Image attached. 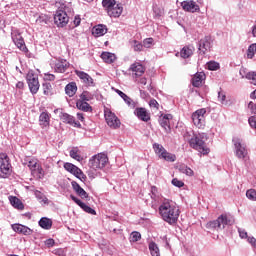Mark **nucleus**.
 Instances as JSON below:
<instances>
[{
  "label": "nucleus",
  "instance_id": "9d476101",
  "mask_svg": "<svg viewBox=\"0 0 256 256\" xmlns=\"http://www.w3.org/2000/svg\"><path fill=\"white\" fill-rule=\"evenodd\" d=\"M207 113V110L205 108L198 109L192 114V121L195 125V127H198V129H203L205 127V114Z\"/></svg>",
  "mask_w": 256,
  "mask_h": 256
},
{
  "label": "nucleus",
  "instance_id": "a18cd8bd",
  "mask_svg": "<svg viewBox=\"0 0 256 256\" xmlns=\"http://www.w3.org/2000/svg\"><path fill=\"white\" fill-rule=\"evenodd\" d=\"M36 23H39L40 25H47L49 23V16L45 14H41L37 19Z\"/></svg>",
  "mask_w": 256,
  "mask_h": 256
},
{
  "label": "nucleus",
  "instance_id": "5701e85b",
  "mask_svg": "<svg viewBox=\"0 0 256 256\" xmlns=\"http://www.w3.org/2000/svg\"><path fill=\"white\" fill-rule=\"evenodd\" d=\"M109 17H114L117 19V17H121V13H123V6L121 4H116L112 6L108 11H107Z\"/></svg>",
  "mask_w": 256,
  "mask_h": 256
},
{
  "label": "nucleus",
  "instance_id": "9b49d317",
  "mask_svg": "<svg viewBox=\"0 0 256 256\" xmlns=\"http://www.w3.org/2000/svg\"><path fill=\"white\" fill-rule=\"evenodd\" d=\"M213 47V40H211V37L205 36L198 42V53L199 55H207L209 51H211V48Z\"/></svg>",
  "mask_w": 256,
  "mask_h": 256
},
{
  "label": "nucleus",
  "instance_id": "a19ab883",
  "mask_svg": "<svg viewBox=\"0 0 256 256\" xmlns=\"http://www.w3.org/2000/svg\"><path fill=\"white\" fill-rule=\"evenodd\" d=\"M149 251L152 256H160L161 255L159 252V246H157V243H155V242L149 243Z\"/></svg>",
  "mask_w": 256,
  "mask_h": 256
},
{
  "label": "nucleus",
  "instance_id": "de8ad7c7",
  "mask_svg": "<svg viewBox=\"0 0 256 256\" xmlns=\"http://www.w3.org/2000/svg\"><path fill=\"white\" fill-rule=\"evenodd\" d=\"M246 197L250 201H256V190L255 189H249L246 191Z\"/></svg>",
  "mask_w": 256,
  "mask_h": 256
},
{
  "label": "nucleus",
  "instance_id": "4c0bfd02",
  "mask_svg": "<svg viewBox=\"0 0 256 256\" xmlns=\"http://www.w3.org/2000/svg\"><path fill=\"white\" fill-rule=\"evenodd\" d=\"M35 197L39 201V203H43L44 205H49V199L41 191L37 190L35 192Z\"/></svg>",
  "mask_w": 256,
  "mask_h": 256
},
{
  "label": "nucleus",
  "instance_id": "ddd939ff",
  "mask_svg": "<svg viewBox=\"0 0 256 256\" xmlns=\"http://www.w3.org/2000/svg\"><path fill=\"white\" fill-rule=\"evenodd\" d=\"M76 75L79 77V79H81L86 87H95V81L89 74L85 73L84 71H76Z\"/></svg>",
  "mask_w": 256,
  "mask_h": 256
},
{
  "label": "nucleus",
  "instance_id": "dca6fc26",
  "mask_svg": "<svg viewBox=\"0 0 256 256\" xmlns=\"http://www.w3.org/2000/svg\"><path fill=\"white\" fill-rule=\"evenodd\" d=\"M70 199H72V201H74L76 205H79L83 209V211H85V213H89V215H97L95 209L91 208L90 206H87V204L83 203V201H81L79 198L70 195Z\"/></svg>",
  "mask_w": 256,
  "mask_h": 256
},
{
  "label": "nucleus",
  "instance_id": "1a4fd4ad",
  "mask_svg": "<svg viewBox=\"0 0 256 256\" xmlns=\"http://www.w3.org/2000/svg\"><path fill=\"white\" fill-rule=\"evenodd\" d=\"M104 117L107 125L112 129H119V127H121V120H119L115 113L111 112L108 108H105L104 110Z\"/></svg>",
  "mask_w": 256,
  "mask_h": 256
},
{
  "label": "nucleus",
  "instance_id": "7c9ffc66",
  "mask_svg": "<svg viewBox=\"0 0 256 256\" xmlns=\"http://www.w3.org/2000/svg\"><path fill=\"white\" fill-rule=\"evenodd\" d=\"M76 107H77V109H79L80 111H84L85 113H89V112L93 111V108L91 107V105H89V103H87L83 100H78L76 102Z\"/></svg>",
  "mask_w": 256,
  "mask_h": 256
},
{
  "label": "nucleus",
  "instance_id": "4be33fe9",
  "mask_svg": "<svg viewBox=\"0 0 256 256\" xmlns=\"http://www.w3.org/2000/svg\"><path fill=\"white\" fill-rule=\"evenodd\" d=\"M72 188L75 191V193L77 195H79L81 197V199H88L89 198V194L87 193V191H85V189H83L81 187V185H79V183L72 181L71 182Z\"/></svg>",
  "mask_w": 256,
  "mask_h": 256
},
{
  "label": "nucleus",
  "instance_id": "cd10ccee",
  "mask_svg": "<svg viewBox=\"0 0 256 256\" xmlns=\"http://www.w3.org/2000/svg\"><path fill=\"white\" fill-rule=\"evenodd\" d=\"M38 225L42 229H45L46 231H49V229H51L53 227V220H51L50 218H47V217H42L39 220Z\"/></svg>",
  "mask_w": 256,
  "mask_h": 256
},
{
  "label": "nucleus",
  "instance_id": "c85d7f7f",
  "mask_svg": "<svg viewBox=\"0 0 256 256\" xmlns=\"http://www.w3.org/2000/svg\"><path fill=\"white\" fill-rule=\"evenodd\" d=\"M9 201L14 209H18L19 211H23V209H25V205H23V202H21V200L16 196H10Z\"/></svg>",
  "mask_w": 256,
  "mask_h": 256
},
{
  "label": "nucleus",
  "instance_id": "c756f323",
  "mask_svg": "<svg viewBox=\"0 0 256 256\" xmlns=\"http://www.w3.org/2000/svg\"><path fill=\"white\" fill-rule=\"evenodd\" d=\"M64 169L72 175H79V173H81V169L79 167L69 162L64 163Z\"/></svg>",
  "mask_w": 256,
  "mask_h": 256
},
{
  "label": "nucleus",
  "instance_id": "0eeeda50",
  "mask_svg": "<svg viewBox=\"0 0 256 256\" xmlns=\"http://www.w3.org/2000/svg\"><path fill=\"white\" fill-rule=\"evenodd\" d=\"M154 153L159 157V159H164V161H168L169 163H174L177 157L175 154L169 153L163 145L159 143L153 144Z\"/></svg>",
  "mask_w": 256,
  "mask_h": 256
},
{
  "label": "nucleus",
  "instance_id": "c9c22d12",
  "mask_svg": "<svg viewBox=\"0 0 256 256\" xmlns=\"http://www.w3.org/2000/svg\"><path fill=\"white\" fill-rule=\"evenodd\" d=\"M69 155L72 159H75L76 161H82L83 158L81 157V152L79 151L78 147H73L70 152Z\"/></svg>",
  "mask_w": 256,
  "mask_h": 256
},
{
  "label": "nucleus",
  "instance_id": "49530a36",
  "mask_svg": "<svg viewBox=\"0 0 256 256\" xmlns=\"http://www.w3.org/2000/svg\"><path fill=\"white\" fill-rule=\"evenodd\" d=\"M137 241H141V233L134 231L130 235V242L137 243Z\"/></svg>",
  "mask_w": 256,
  "mask_h": 256
},
{
  "label": "nucleus",
  "instance_id": "8fccbe9b",
  "mask_svg": "<svg viewBox=\"0 0 256 256\" xmlns=\"http://www.w3.org/2000/svg\"><path fill=\"white\" fill-rule=\"evenodd\" d=\"M151 45H153V38H146L143 40L142 46L146 49H151Z\"/></svg>",
  "mask_w": 256,
  "mask_h": 256
},
{
  "label": "nucleus",
  "instance_id": "6e6552de",
  "mask_svg": "<svg viewBox=\"0 0 256 256\" xmlns=\"http://www.w3.org/2000/svg\"><path fill=\"white\" fill-rule=\"evenodd\" d=\"M11 173V163L9 162V156L7 154H0V177L5 179L7 175Z\"/></svg>",
  "mask_w": 256,
  "mask_h": 256
},
{
  "label": "nucleus",
  "instance_id": "f8f14e48",
  "mask_svg": "<svg viewBox=\"0 0 256 256\" xmlns=\"http://www.w3.org/2000/svg\"><path fill=\"white\" fill-rule=\"evenodd\" d=\"M26 79L30 92L32 93V95H36V93L39 91V79L35 77L34 73H28Z\"/></svg>",
  "mask_w": 256,
  "mask_h": 256
},
{
  "label": "nucleus",
  "instance_id": "473e14b6",
  "mask_svg": "<svg viewBox=\"0 0 256 256\" xmlns=\"http://www.w3.org/2000/svg\"><path fill=\"white\" fill-rule=\"evenodd\" d=\"M101 59H103L105 63L111 64L115 63L117 56H115V54L111 52H103L101 54Z\"/></svg>",
  "mask_w": 256,
  "mask_h": 256
},
{
  "label": "nucleus",
  "instance_id": "2eb2a0df",
  "mask_svg": "<svg viewBox=\"0 0 256 256\" xmlns=\"http://www.w3.org/2000/svg\"><path fill=\"white\" fill-rule=\"evenodd\" d=\"M181 7L184 11H188V13H197L199 11V5L193 0L183 1L181 3Z\"/></svg>",
  "mask_w": 256,
  "mask_h": 256
},
{
  "label": "nucleus",
  "instance_id": "e433bc0d",
  "mask_svg": "<svg viewBox=\"0 0 256 256\" xmlns=\"http://www.w3.org/2000/svg\"><path fill=\"white\" fill-rule=\"evenodd\" d=\"M50 119L51 118L49 116V113L42 112L39 116L40 125H43V127H47L49 125Z\"/></svg>",
  "mask_w": 256,
  "mask_h": 256
},
{
  "label": "nucleus",
  "instance_id": "37998d69",
  "mask_svg": "<svg viewBox=\"0 0 256 256\" xmlns=\"http://www.w3.org/2000/svg\"><path fill=\"white\" fill-rule=\"evenodd\" d=\"M93 94L89 91H83L82 94L80 95V101H92L93 99Z\"/></svg>",
  "mask_w": 256,
  "mask_h": 256
},
{
  "label": "nucleus",
  "instance_id": "a878e982",
  "mask_svg": "<svg viewBox=\"0 0 256 256\" xmlns=\"http://www.w3.org/2000/svg\"><path fill=\"white\" fill-rule=\"evenodd\" d=\"M130 71H132L135 77H141L145 73V67L140 63H134L130 66Z\"/></svg>",
  "mask_w": 256,
  "mask_h": 256
},
{
  "label": "nucleus",
  "instance_id": "09e8293b",
  "mask_svg": "<svg viewBox=\"0 0 256 256\" xmlns=\"http://www.w3.org/2000/svg\"><path fill=\"white\" fill-rule=\"evenodd\" d=\"M207 69H209V71H217V69H219V63L210 61L207 63Z\"/></svg>",
  "mask_w": 256,
  "mask_h": 256
},
{
  "label": "nucleus",
  "instance_id": "bb28decb",
  "mask_svg": "<svg viewBox=\"0 0 256 256\" xmlns=\"http://www.w3.org/2000/svg\"><path fill=\"white\" fill-rule=\"evenodd\" d=\"M204 78H205V73L203 72L196 73L192 78L193 87H201V85H203Z\"/></svg>",
  "mask_w": 256,
  "mask_h": 256
},
{
  "label": "nucleus",
  "instance_id": "20e7f679",
  "mask_svg": "<svg viewBox=\"0 0 256 256\" xmlns=\"http://www.w3.org/2000/svg\"><path fill=\"white\" fill-rule=\"evenodd\" d=\"M68 13H71L69 6H64L56 11L54 14V23L57 27H65L69 23Z\"/></svg>",
  "mask_w": 256,
  "mask_h": 256
},
{
  "label": "nucleus",
  "instance_id": "7ed1b4c3",
  "mask_svg": "<svg viewBox=\"0 0 256 256\" xmlns=\"http://www.w3.org/2000/svg\"><path fill=\"white\" fill-rule=\"evenodd\" d=\"M233 223H235V220L229 218L227 214H221L216 220L209 221L206 227L215 231H223L227 225H233Z\"/></svg>",
  "mask_w": 256,
  "mask_h": 256
},
{
  "label": "nucleus",
  "instance_id": "680f3d73",
  "mask_svg": "<svg viewBox=\"0 0 256 256\" xmlns=\"http://www.w3.org/2000/svg\"><path fill=\"white\" fill-rule=\"evenodd\" d=\"M247 57L248 59H253V57H255V52L251 50V48H248Z\"/></svg>",
  "mask_w": 256,
  "mask_h": 256
},
{
  "label": "nucleus",
  "instance_id": "5fc2aeb1",
  "mask_svg": "<svg viewBox=\"0 0 256 256\" xmlns=\"http://www.w3.org/2000/svg\"><path fill=\"white\" fill-rule=\"evenodd\" d=\"M172 185H174V187H183V185H185V183H183V181L177 179V178H174L172 179Z\"/></svg>",
  "mask_w": 256,
  "mask_h": 256
},
{
  "label": "nucleus",
  "instance_id": "4d7b16f0",
  "mask_svg": "<svg viewBox=\"0 0 256 256\" xmlns=\"http://www.w3.org/2000/svg\"><path fill=\"white\" fill-rule=\"evenodd\" d=\"M150 107H154V109H159V102L155 99H151L149 102Z\"/></svg>",
  "mask_w": 256,
  "mask_h": 256
},
{
  "label": "nucleus",
  "instance_id": "f257e3e1",
  "mask_svg": "<svg viewBox=\"0 0 256 256\" xmlns=\"http://www.w3.org/2000/svg\"><path fill=\"white\" fill-rule=\"evenodd\" d=\"M159 215L168 225H175L179 221L181 211L172 200H164L159 206Z\"/></svg>",
  "mask_w": 256,
  "mask_h": 256
},
{
  "label": "nucleus",
  "instance_id": "338daca9",
  "mask_svg": "<svg viewBox=\"0 0 256 256\" xmlns=\"http://www.w3.org/2000/svg\"><path fill=\"white\" fill-rule=\"evenodd\" d=\"M139 83L140 85H147V78H141Z\"/></svg>",
  "mask_w": 256,
  "mask_h": 256
},
{
  "label": "nucleus",
  "instance_id": "58836bf2",
  "mask_svg": "<svg viewBox=\"0 0 256 256\" xmlns=\"http://www.w3.org/2000/svg\"><path fill=\"white\" fill-rule=\"evenodd\" d=\"M42 89H43V94L46 96H51L53 95V86L51 83L46 82L42 84Z\"/></svg>",
  "mask_w": 256,
  "mask_h": 256
},
{
  "label": "nucleus",
  "instance_id": "423d86ee",
  "mask_svg": "<svg viewBox=\"0 0 256 256\" xmlns=\"http://www.w3.org/2000/svg\"><path fill=\"white\" fill-rule=\"evenodd\" d=\"M107 163H109V158L105 154L99 153L89 159L88 166L97 171V169H103Z\"/></svg>",
  "mask_w": 256,
  "mask_h": 256
},
{
  "label": "nucleus",
  "instance_id": "2f4dec72",
  "mask_svg": "<svg viewBox=\"0 0 256 256\" xmlns=\"http://www.w3.org/2000/svg\"><path fill=\"white\" fill-rule=\"evenodd\" d=\"M65 93L68 95V97H73L75 93H77V83L70 82L65 87Z\"/></svg>",
  "mask_w": 256,
  "mask_h": 256
},
{
  "label": "nucleus",
  "instance_id": "f03ea898",
  "mask_svg": "<svg viewBox=\"0 0 256 256\" xmlns=\"http://www.w3.org/2000/svg\"><path fill=\"white\" fill-rule=\"evenodd\" d=\"M207 141V135L205 133L194 134L193 137L189 140L190 147L195 149L201 155H209V148L205 145Z\"/></svg>",
  "mask_w": 256,
  "mask_h": 256
},
{
  "label": "nucleus",
  "instance_id": "6ab92c4d",
  "mask_svg": "<svg viewBox=\"0 0 256 256\" xmlns=\"http://www.w3.org/2000/svg\"><path fill=\"white\" fill-rule=\"evenodd\" d=\"M12 229L20 235H33V230L23 224H13Z\"/></svg>",
  "mask_w": 256,
  "mask_h": 256
},
{
  "label": "nucleus",
  "instance_id": "e2e57ef3",
  "mask_svg": "<svg viewBox=\"0 0 256 256\" xmlns=\"http://www.w3.org/2000/svg\"><path fill=\"white\" fill-rule=\"evenodd\" d=\"M45 78L47 81H55V75L53 74H45Z\"/></svg>",
  "mask_w": 256,
  "mask_h": 256
},
{
  "label": "nucleus",
  "instance_id": "79ce46f5",
  "mask_svg": "<svg viewBox=\"0 0 256 256\" xmlns=\"http://www.w3.org/2000/svg\"><path fill=\"white\" fill-rule=\"evenodd\" d=\"M114 5H117L115 0H102V6L105 11H109L111 7H114Z\"/></svg>",
  "mask_w": 256,
  "mask_h": 256
},
{
  "label": "nucleus",
  "instance_id": "c03bdc74",
  "mask_svg": "<svg viewBox=\"0 0 256 256\" xmlns=\"http://www.w3.org/2000/svg\"><path fill=\"white\" fill-rule=\"evenodd\" d=\"M130 45L134 51H143V44L137 40H131Z\"/></svg>",
  "mask_w": 256,
  "mask_h": 256
},
{
  "label": "nucleus",
  "instance_id": "f704fd0d",
  "mask_svg": "<svg viewBox=\"0 0 256 256\" xmlns=\"http://www.w3.org/2000/svg\"><path fill=\"white\" fill-rule=\"evenodd\" d=\"M193 51V47L185 46L180 51V57H182V59H189V57L193 55Z\"/></svg>",
  "mask_w": 256,
  "mask_h": 256
},
{
  "label": "nucleus",
  "instance_id": "864d4df0",
  "mask_svg": "<svg viewBox=\"0 0 256 256\" xmlns=\"http://www.w3.org/2000/svg\"><path fill=\"white\" fill-rule=\"evenodd\" d=\"M239 237L241 239H249V236L247 234V231L243 228H238Z\"/></svg>",
  "mask_w": 256,
  "mask_h": 256
},
{
  "label": "nucleus",
  "instance_id": "39448f33",
  "mask_svg": "<svg viewBox=\"0 0 256 256\" xmlns=\"http://www.w3.org/2000/svg\"><path fill=\"white\" fill-rule=\"evenodd\" d=\"M232 143L234 145V153L237 159H241L242 161H247L249 152L247 151V146L243 143V140L235 137L232 139Z\"/></svg>",
  "mask_w": 256,
  "mask_h": 256
},
{
  "label": "nucleus",
  "instance_id": "6e6d98bb",
  "mask_svg": "<svg viewBox=\"0 0 256 256\" xmlns=\"http://www.w3.org/2000/svg\"><path fill=\"white\" fill-rule=\"evenodd\" d=\"M75 177H77V179H80V181H87V176L83 173L81 169L78 174H75Z\"/></svg>",
  "mask_w": 256,
  "mask_h": 256
},
{
  "label": "nucleus",
  "instance_id": "aec40b11",
  "mask_svg": "<svg viewBox=\"0 0 256 256\" xmlns=\"http://www.w3.org/2000/svg\"><path fill=\"white\" fill-rule=\"evenodd\" d=\"M60 119L63 120V123H67L68 125H73V127H77L81 129V123L75 120V117L69 115L68 113H62Z\"/></svg>",
  "mask_w": 256,
  "mask_h": 256
},
{
  "label": "nucleus",
  "instance_id": "774afa93",
  "mask_svg": "<svg viewBox=\"0 0 256 256\" xmlns=\"http://www.w3.org/2000/svg\"><path fill=\"white\" fill-rule=\"evenodd\" d=\"M249 48H250V51H254V53H256V44H251Z\"/></svg>",
  "mask_w": 256,
  "mask_h": 256
},
{
  "label": "nucleus",
  "instance_id": "a211bd4d",
  "mask_svg": "<svg viewBox=\"0 0 256 256\" xmlns=\"http://www.w3.org/2000/svg\"><path fill=\"white\" fill-rule=\"evenodd\" d=\"M171 119H173V115L171 114H166L159 118V124L161 125L162 128H164V131L166 133H169L171 131V125L169 122L171 121Z\"/></svg>",
  "mask_w": 256,
  "mask_h": 256
},
{
  "label": "nucleus",
  "instance_id": "ea45409f",
  "mask_svg": "<svg viewBox=\"0 0 256 256\" xmlns=\"http://www.w3.org/2000/svg\"><path fill=\"white\" fill-rule=\"evenodd\" d=\"M178 170L180 171V173H183L184 175H188V177H193V170L185 164L180 165L178 167Z\"/></svg>",
  "mask_w": 256,
  "mask_h": 256
},
{
  "label": "nucleus",
  "instance_id": "b1692460",
  "mask_svg": "<svg viewBox=\"0 0 256 256\" xmlns=\"http://www.w3.org/2000/svg\"><path fill=\"white\" fill-rule=\"evenodd\" d=\"M23 165L29 167L30 171H37V166L39 165V161L35 158L26 157L22 162Z\"/></svg>",
  "mask_w": 256,
  "mask_h": 256
},
{
  "label": "nucleus",
  "instance_id": "4468645a",
  "mask_svg": "<svg viewBox=\"0 0 256 256\" xmlns=\"http://www.w3.org/2000/svg\"><path fill=\"white\" fill-rule=\"evenodd\" d=\"M12 41L20 49V51H27V46H25V40L21 34L14 32L12 33Z\"/></svg>",
  "mask_w": 256,
  "mask_h": 256
},
{
  "label": "nucleus",
  "instance_id": "603ef678",
  "mask_svg": "<svg viewBox=\"0 0 256 256\" xmlns=\"http://www.w3.org/2000/svg\"><path fill=\"white\" fill-rule=\"evenodd\" d=\"M226 99H227V96L225 95V93L218 92V101H220L222 105H227Z\"/></svg>",
  "mask_w": 256,
  "mask_h": 256
},
{
  "label": "nucleus",
  "instance_id": "052dcab7",
  "mask_svg": "<svg viewBox=\"0 0 256 256\" xmlns=\"http://www.w3.org/2000/svg\"><path fill=\"white\" fill-rule=\"evenodd\" d=\"M248 107H249V109H251L252 113H254L256 115V104L253 102H250L248 104Z\"/></svg>",
  "mask_w": 256,
  "mask_h": 256
},
{
  "label": "nucleus",
  "instance_id": "72a5a7b5",
  "mask_svg": "<svg viewBox=\"0 0 256 256\" xmlns=\"http://www.w3.org/2000/svg\"><path fill=\"white\" fill-rule=\"evenodd\" d=\"M116 93L125 101V103L128 105V107H135V103H133V100L127 96L123 91L116 89Z\"/></svg>",
  "mask_w": 256,
  "mask_h": 256
},
{
  "label": "nucleus",
  "instance_id": "3c124183",
  "mask_svg": "<svg viewBox=\"0 0 256 256\" xmlns=\"http://www.w3.org/2000/svg\"><path fill=\"white\" fill-rule=\"evenodd\" d=\"M34 172L37 173L39 179H43V177H45V172L43 171V168L39 164L37 165L36 171Z\"/></svg>",
  "mask_w": 256,
  "mask_h": 256
},
{
  "label": "nucleus",
  "instance_id": "13d9d810",
  "mask_svg": "<svg viewBox=\"0 0 256 256\" xmlns=\"http://www.w3.org/2000/svg\"><path fill=\"white\" fill-rule=\"evenodd\" d=\"M46 247H53L55 245V240L53 238H49L45 241Z\"/></svg>",
  "mask_w": 256,
  "mask_h": 256
},
{
  "label": "nucleus",
  "instance_id": "f3484780",
  "mask_svg": "<svg viewBox=\"0 0 256 256\" xmlns=\"http://www.w3.org/2000/svg\"><path fill=\"white\" fill-rule=\"evenodd\" d=\"M69 62L66 59H58L55 63V73H65L69 69Z\"/></svg>",
  "mask_w": 256,
  "mask_h": 256
},
{
  "label": "nucleus",
  "instance_id": "412c9836",
  "mask_svg": "<svg viewBox=\"0 0 256 256\" xmlns=\"http://www.w3.org/2000/svg\"><path fill=\"white\" fill-rule=\"evenodd\" d=\"M134 115H136V117H138L140 121H144L145 123L151 120V115L149 114V112H147V109L145 108H136L134 111Z\"/></svg>",
  "mask_w": 256,
  "mask_h": 256
},
{
  "label": "nucleus",
  "instance_id": "393cba45",
  "mask_svg": "<svg viewBox=\"0 0 256 256\" xmlns=\"http://www.w3.org/2000/svg\"><path fill=\"white\" fill-rule=\"evenodd\" d=\"M107 33V26L103 24H99L95 26L92 30V35L94 37H103Z\"/></svg>",
  "mask_w": 256,
  "mask_h": 256
},
{
  "label": "nucleus",
  "instance_id": "0e129e2a",
  "mask_svg": "<svg viewBox=\"0 0 256 256\" xmlns=\"http://www.w3.org/2000/svg\"><path fill=\"white\" fill-rule=\"evenodd\" d=\"M77 119H79V121L83 123V121H85V116L83 115V113L78 112Z\"/></svg>",
  "mask_w": 256,
  "mask_h": 256
},
{
  "label": "nucleus",
  "instance_id": "69168bd1",
  "mask_svg": "<svg viewBox=\"0 0 256 256\" xmlns=\"http://www.w3.org/2000/svg\"><path fill=\"white\" fill-rule=\"evenodd\" d=\"M151 193H152V195H157V186H152L151 187Z\"/></svg>",
  "mask_w": 256,
  "mask_h": 256
},
{
  "label": "nucleus",
  "instance_id": "bf43d9fd",
  "mask_svg": "<svg viewBox=\"0 0 256 256\" xmlns=\"http://www.w3.org/2000/svg\"><path fill=\"white\" fill-rule=\"evenodd\" d=\"M73 23L75 27H79V25H81V17L75 16Z\"/></svg>",
  "mask_w": 256,
  "mask_h": 256
}]
</instances>
